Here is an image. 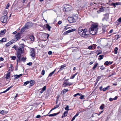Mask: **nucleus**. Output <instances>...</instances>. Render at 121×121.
Returning <instances> with one entry per match:
<instances>
[{
  "mask_svg": "<svg viewBox=\"0 0 121 121\" xmlns=\"http://www.w3.org/2000/svg\"><path fill=\"white\" fill-rule=\"evenodd\" d=\"M111 5H113L115 8L116 7V4L115 3H113L111 4Z\"/></svg>",
  "mask_w": 121,
  "mask_h": 121,
  "instance_id": "nucleus-58",
  "label": "nucleus"
},
{
  "mask_svg": "<svg viewBox=\"0 0 121 121\" xmlns=\"http://www.w3.org/2000/svg\"><path fill=\"white\" fill-rule=\"evenodd\" d=\"M30 56L32 57H34L35 56V50L34 48H30Z\"/></svg>",
  "mask_w": 121,
  "mask_h": 121,
  "instance_id": "nucleus-9",
  "label": "nucleus"
},
{
  "mask_svg": "<svg viewBox=\"0 0 121 121\" xmlns=\"http://www.w3.org/2000/svg\"><path fill=\"white\" fill-rule=\"evenodd\" d=\"M68 20L69 22L70 23H73L76 21L75 19L73 17H68Z\"/></svg>",
  "mask_w": 121,
  "mask_h": 121,
  "instance_id": "nucleus-8",
  "label": "nucleus"
},
{
  "mask_svg": "<svg viewBox=\"0 0 121 121\" xmlns=\"http://www.w3.org/2000/svg\"><path fill=\"white\" fill-rule=\"evenodd\" d=\"M10 5L9 3H8L6 7H5L6 9H8L9 7L10 6Z\"/></svg>",
  "mask_w": 121,
  "mask_h": 121,
  "instance_id": "nucleus-47",
  "label": "nucleus"
},
{
  "mask_svg": "<svg viewBox=\"0 0 121 121\" xmlns=\"http://www.w3.org/2000/svg\"><path fill=\"white\" fill-rule=\"evenodd\" d=\"M11 57L12 58V59L13 60H15L16 58V56H11Z\"/></svg>",
  "mask_w": 121,
  "mask_h": 121,
  "instance_id": "nucleus-41",
  "label": "nucleus"
},
{
  "mask_svg": "<svg viewBox=\"0 0 121 121\" xmlns=\"http://www.w3.org/2000/svg\"><path fill=\"white\" fill-rule=\"evenodd\" d=\"M104 104H102L101 105L100 107V108L101 109H104Z\"/></svg>",
  "mask_w": 121,
  "mask_h": 121,
  "instance_id": "nucleus-43",
  "label": "nucleus"
},
{
  "mask_svg": "<svg viewBox=\"0 0 121 121\" xmlns=\"http://www.w3.org/2000/svg\"><path fill=\"white\" fill-rule=\"evenodd\" d=\"M104 55H100L99 56V58H98V59L99 60H102L103 58V57L104 56Z\"/></svg>",
  "mask_w": 121,
  "mask_h": 121,
  "instance_id": "nucleus-34",
  "label": "nucleus"
},
{
  "mask_svg": "<svg viewBox=\"0 0 121 121\" xmlns=\"http://www.w3.org/2000/svg\"><path fill=\"white\" fill-rule=\"evenodd\" d=\"M112 62L111 61H107L105 62L104 64L105 65H111L112 64Z\"/></svg>",
  "mask_w": 121,
  "mask_h": 121,
  "instance_id": "nucleus-18",
  "label": "nucleus"
},
{
  "mask_svg": "<svg viewBox=\"0 0 121 121\" xmlns=\"http://www.w3.org/2000/svg\"><path fill=\"white\" fill-rule=\"evenodd\" d=\"M24 47V44H21L20 47L18 48V51L17 52L20 53L21 54L23 53Z\"/></svg>",
  "mask_w": 121,
  "mask_h": 121,
  "instance_id": "nucleus-5",
  "label": "nucleus"
},
{
  "mask_svg": "<svg viewBox=\"0 0 121 121\" xmlns=\"http://www.w3.org/2000/svg\"><path fill=\"white\" fill-rule=\"evenodd\" d=\"M68 91V89H64L62 91V93L63 94H64L66 92H67Z\"/></svg>",
  "mask_w": 121,
  "mask_h": 121,
  "instance_id": "nucleus-31",
  "label": "nucleus"
},
{
  "mask_svg": "<svg viewBox=\"0 0 121 121\" xmlns=\"http://www.w3.org/2000/svg\"><path fill=\"white\" fill-rule=\"evenodd\" d=\"M22 75V74H21L19 75H14V77H15V78H14L15 80H16L17 79L19 78Z\"/></svg>",
  "mask_w": 121,
  "mask_h": 121,
  "instance_id": "nucleus-15",
  "label": "nucleus"
},
{
  "mask_svg": "<svg viewBox=\"0 0 121 121\" xmlns=\"http://www.w3.org/2000/svg\"><path fill=\"white\" fill-rule=\"evenodd\" d=\"M8 112L5 110H2L0 112V113L2 114H5L7 113Z\"/></svg>",
  "mask_w": 121,
  "mask_h": 121,
  "instance_id": "nucleus-23",
  "label": "nucleus"
},
{
  "mask_svg": "<svg viewBox=\"0 0 121 121\" xmlns=\"http://www.w3.org/2000/svg\"><path fill=\"white\" fill-rule=\"evenodd\" d=\"M29 38L31 41H34L35 39V37L33 35L30 36L29 37Z\"/></svg>",
  "mask_w": 121,
  "mask_h": 121,
  "instance_id": "nucleus-22",
  "label": "nucleus"
},
{
  "mask_svg": "<svg viewBox=\"0 0 121 121\" xmlns=\"http://www.w3.org/2000/svg\"><path fill=\"white\" fill-rule=\"evenodd\" d=\"M42 35H45L47 36V38H48L49 36V35L48 34H46V33H42Z\"/></svg>",
  "mask_w": 121,
  "mask_h": 121,
  "instance_id": "nucleus-40",
  "label": "nucleus"
},
{
  "mask_svg": "<svg viewBox=\"0 0 121 121\" xmlns=\"http://www.w3.org/2000/svg\"><path fill=\"white\" fill-rule=\"evenodd\" d=\"M98 63H96L95 64L93 67V70L95 69L98 65Z\"/></svg>",
  "mask_w": 121,
  "mask_h": 121,
  "instance_id": "nucleus-33",
  "label": "nucleus"
},
{
  "mask_svg": "<svg viewBox=\"0 0 121 121\" xmlns=\"http://www.w3.org/2000/svg\"><path fill=\"white\" fill-rule=\"evenodd\" d=\"M85 96L84 95H81V96L79 98L81 99H84V97Z\"/></svg>",
  "mask_w": 121,
  "mask_h": 121,
  "instance_id": "nucleus-45",
  "label": "nucleus"
},
{
  "mask_svg": "<svg viewBox=\"0 0 121 121\" xmlns=\"http://www.w3.org/2000/svg\"><path fill=\"white\" fill-rule=\"evenodd\" d=\"M68 112L67 111H65L63 113L61 117V118H63L64 117H66L67 116L68 114Z\"/></svg>",
  "mask_w": 121,
  "mask_h": 121,
  "instance_id": "nucleus-13",
  "label": "nucleus"
},
{
  "mask_svg": "<svg viewBox=\"0 0 121 121\" xmlns=\"http://www.w3.org/2000/svg\"><path fill=\"white\" fill-rule=\"evenodd\" d=\"M116 4L117 5H121V3L120 2H116Z\"/></svg>",
  "mask_w": 121,
  "mask_h": 121,
  "instance_id": "nucleus-51",
  "label": "nucleus"
},
{
  "mask_svg": "<svg viewBox=\"0 0 121 121\" xmlns=\"http://www.w3.org/2000/svg\"><path fill=\"white\" fill-rule=\"evenodd\" d=\"M80 113V112H78L76 113V115L74 116L75 117H76L78 116L79 115V114Z\"/></svg>",
  "mask_w": 121,
  "mask_h": 121,
  "instance_id": "nucleus-54",
  "label": "nucleus"
},
{
  "mask_svg": "<svg viewBox=\"0 0 121 121\" xmlns=\"http://www.w3.org/2000/svg\"><path fill=\"white\" fill-rule=\"evenodd\" d=\"M30 86H32L34 84V81L33 80H31L30 82Z\"/></svg>",
  "mask_w": 121,
  "mask_h": 121,
  "instance_id": "nucleus-27",
  "label": "nucleus"
},
{
  "mask_svg": "<svg viewBox=\"0 0 121 121\" xmlns=\"http://www.w3.org/2000/svg\"><path fill=\"white\" fill-rule=\"evenodd\" d=\"M80 34L82 37L85 38L88 37L89 35L88 32L87 31V30L86 29H84L82 32H81Z\"/></svg>",
  "mask_w": 121,
  "mask_h": 121,
  "instance_id": "nucleus-3",
  "label": "nucleus"
},
{
  "mask_svg": "<svg viewBox=\"0 0 121 121\" xmlns=\"http://www.w3.org/2000/svg\"><path fill=\"white\" fill-rule=\"evenodd\" d=\"M8 16L6 15H4L2 16L0 18V20L3 23H5L7 21Z\"/></svg>",
  "mask_w": 121,
  "mask_h": 121,
  "instance_id": "nucleus-6",
  "label": "nucleus"
},
{
  "mask_svg": "<svg viewBox=\"0 0 121 121\" xmlns=\"http://www.w3.org/2000/svg\"><path fill=\"white\" fill-rule=\"evenodd\" d=\"M96 45V44H93L91 46H90L88 47V48L89 49H91L92 48H95V47H94V46Z\"/></svg>",
  "mask_w": 121,
  "mask_h": 121,
  "instance_id": "nucleus-21",
  "label": "nucleus"
},
{
  "mask_svg": "<svg viewBox=\"0 0 121 121\" xmlns=\"http://www.w3.org/2000/svg\"><path fill=\"white\" fill-rule=\"evenodd\" d=\"M52 53V52L51 51H49L48 52V53L49 55H51Z\"/></svg>",
  "mask_w": 121,
  "mask_h": 121,
  "instance_id": "nucleus-61",
  "label": "nucleus"
},
{
  "mask_svg": "<svg viewBox=\"0 0 121 121\" xmlns=\"http://www.w3.org/2000/svg\"><path fill=\"white\" fill-rule=\"evenodd\" d=\"M8 13V12L7 11H5L4 13V15H6L7 16Z\"/></svg>",
  "mask_w": 121,
  "mask_h": 121,
  "instance_id": "nucleus-50",
  "label": "nucleus"
},
{
  "mask_svg": "<svg viewBox=\"0 0 121 121\" xmlns=\"http://www.w3.org/2000/svg\"><path fill=\"white\" fill-rule=\"evenodd\" d=\"M46 86H44L41 89V91L40 92V93H42L43 92L46 90Z\"/></svg>",
  "mask_w": 121,
  "mask_h": 121,
  "instance_id": "nucleus-19",
  "label": "nucleus"
},
{
  "mask_svg": "<svg viewBox=\"0 0 121 121\" xmlns=\"http://www.w3.org/2000/svg\"><path fill=\"white\" fill-rule=\"evenodd\" d=\"M66 65L65 64H64L62 65H61V67L60 68L59 71L58 72H58L59 71H61V70H63L64 69V67H66Z\"/></svg>",
  "mask_w": 121,
  "mask_h": 121,
  "instance_id": "nucleus-16",
  "label": "nucleus"
},
{
  "mask_svg": "<svg viewBox=\"0 0 121 121\" xmlns=\"http://www.w3.org/2000/svg\"><path fill=\"white\" fill-rule=\"evenodd\" d=\"M32 64V63L31 62H30L28 63H27V65H29V66H30Z\"/></svg>",
  "mask_w": 121,
  "mask_h": 121,
  "instance_id": "nucleus-53",
  "label": "nucleus"
},
{
  "mask_svg": "<svg viewBox=\"0 0 121 121\" xmlns=\"http://www.w3.org/2000/svg\"><path fill=\"white\" fill-rule=\"evenodd\" d=\"M41 117V116L40 115H38L36 116V118H39L40 117Z\"/></svg>",
  "mask_w": 121,
  "mask_h": 121,
  "instance_id": "nucleus-62",
  "label": "nucleus"
},
{
  "mask_svg": "<svg viewBox=\"0 0 121 121\" xmlns=\"http://www.w3.org/2000/svg\"><path fill=\"white\" fill-rule=\"evenodd\" d=\"M18 59L17 60V65L18 64V62H21L22 60H20L21 58H18Z\"/></svg>",
  "mask_w": 121,
  "mask_h": 121,
  "instance_id": "nucleus-42",
  "label": "nucleus"
},
{
  "mask_svg": "<svg viewBox=\"0 0 121 121\" xmlns=\"http://www.w3.org/2000/svg\"><path fill=\"white\" fill-rule=\"evenodd\" d=\"M84 30L82 29V27H81L79 28L78 30V31L79 33L80 34L84 31Z\"/></svg>",
  "mask_w": 121,
  "mask_h": 121,
  "instance_id": "nucleus-14",
  "label": "nucleus"
},
{
  "mask_svg": "<svg viewBox=\"0 0 121 121\" xmlns=\"http://www.w3.org/2000/svg\"><path fill=\"white\" fill-rule=\"evenodd\" d=\"M14 43V42L12 39L6 44V46L7 47H8Z\"/></svg>",
  "mask_w": 121,
  "mask_h": 121,
  "instance_id": "nucleus-12",
  "label": "nucleus"
},
{
  "mask_svg": "<svg viewBox=\"0 0 121 121\" xmlns=\"http://www.w3.org/2000/svg\"><path fill=\"white\" fill-rule=\"evenodd\" d=\"M110 88V86H108L106 87L103 88L102 89L103 91H105L109 89Z\"/></svg>",
  "mask_w": 121,
  "mask_h": 121,
  "instance_id": "nucleus-26",
  "label": "nucleus"
},
{
  "mask_svg": "<svg viewBox=\"0 0 121 121\" xmlns=\"http://www.w3.org/2000/svg\"><path fill=\"white\" fill-rule=\"evenodd\" d=\"M32 23L30 22H28L26 23L23 27L21 29L22 32H23L25 30L29 29L32 27Z\"/></svg>",
  "mask_w": 121,
  "mask_h": 121,
  "instance_id": "nucleus-2",
  "label": "nucleus"
},
{
  "mask_svg": "<svg viewBox=\"0 0 121 121\" xmlns=\"http://www.w3.org/2000/svg\"><path fill=\"white\" fill-rule=\"evenodd\" d=\"M98 29V26L97 25L94 24L93 25L90 29V33L93 35H95L97 33Z\"/></svg>",
  "mask_w": 121,
  "mask_h": 121,
  "instance_id": "nucleus-1",
  "label": "nucleus"
},
{
  "mask_svg": "<svg viewBox=\"0 0 121 121\" xmlns=\"http://www.w3.org/2000/svg\"><path fill=\"white\" fill-rule=\"evenodd\" d=\"M12 48H14L15 50H17L18 48L17 46L14 45L13 47Z\"/></svg>",
  "mask_w": 121,
  "mask_h": 121,
  "instance_id": "nucleus-37",
  "label": "nucleus"
},
{
  "mask_svg": "<svg viewBox=\"0 0 121 121\" xmlns=\"http://www.w3.org/2000/svg\"><path fill=\"white\" fill-rule=\"evenodd\" d=\"M4 60V59L2 57H0V61H2Z\"/></svg>",
  "mask_w": 121,
  "mask_h": 121,
  "instance_id": "nucleus-63",
  "label": "nucleus"
},
{
  "mask_svg": "<svg viewBox=\"0 0 121 121\" xmlns=\"http://www.w3.org/2000/svg\"><path fill=\"white\" fill-rule=\"evenodd\" d=\"M117 21H118V22H121V17L118 19V20Z\"/></svg>",
  "mask_w": 121,
  "mask_h": 121,
  "instance_id": "nucleus-64",
  "label": "nucleus"
},
{
  "mask_svg": "<svg viewBox=\"0 0 121 121\" xmlns=\"http://www.w3.org/2000/svg\"><path fill=\"white\" fill-rule=\"evenodd\" d=\"M82 95V94L79 93H77L76 94H75L73 95V96L74 97H76L77 96H81Z\"/></svg>",
  "mask_w": 121,
  "mask_h": 121,
  "instance_id": "nucleus-32",
  "label": "nucleus"
},
{
  "mask_svg": "<svg viewBox=\"0 0 121 121\" xmlns=\"http://www.w3.org/2000/svg\"><path fill=\"white\" fill-rule=\"evenodd\" d=\"M10 73L9 72L6 75V76L5 77V78L6 79H8L10 78Z\"/></svg>",
  "mask_w": 121,
  "mask_h": 121,
  "instance_id": "nucleus-24",
  "label": "nucleus"
},
{
  "mask_svg": "<svg viewBox=\"0 0 121 121\" xmlns=\"http://www.w3.org/2000/svg\"><path fill=\"white\" fill-rule=\"evenodd\" d=\"M75 76V75H74L73 74L72 76H71L70 78V79H73L74 78Z\"/></svg>",
  "mask_w": 121,
  "mask_h": 121,
  "instance_id": "nucleus-59",
  "label": "nucleus"
},
{
  "mask_svg": "<svg viewBox=\"0 0 121 121\" xmlns=\"http://www.w3.org/2000/svg\"><path fill=\"white\" fill-rule=\"evenodd\" d=\"M17 56V58H21V55L20 53L17 52L16 53Z\"/></svg>",
  "mask_w": 121,
  "mask_h": 121,
  "instance_id": "nucleus-25",
  "label": "nucleus"
},
{
  "mask_svg": "<svg viewBox=\"0 0 121 121\" xmlns=\"http://www.w3.org/2000/svg\"><path fill=\"white\" fill-rule=\"evenodd\" d=\"M6 38H2V39L0 40V42H5L6 40Z\"/></svg>",
  "mask_w": 121,
  "mask_h": 121,
  "instance_id": "nucleus-30",
  "label": "nucleus"
},
{
  "mask_svg": "<svg viewBox=\"0 0 121 121\" xmlns=\"http://www.w3.org/2000/svg\"><path fill=\"white\" fill-rule=\"evenodd\" d=\"M45 71L44 70H43L41 72V74L42 75H44L45 74Z\"/></svg>",
  "mask_w": 121,
  "mask_h": 121,
  "instance_id": "nucleus-48",
  "label": "nucleus"
},
{
  "mask_svg": "<svg viewBox=\"0 0 121 121\" xmlns=\"http://www.w3.org/2000/svg\"><path fill=\"white\" fill-rule=\"evenodd\" d=\"M60 113V112H58L57 113H54L53 114L48 115V116L49 117H54V116H56V115H58V114H59Z\"/></svg>",
  "mask_w": 121,
  "mask_h": 121,
  "instance_id": "nucleus-17",
  "label": "nucleus"
},
{
  "mask_svg": "<svg viewBox=\"0 0 121 121\" xmlns=\"http://www.w3.org/2000/svg\"><path fill=\"white\" fill-rule=\"evenodd\" d=\"M103 76L102 75V76H98L97 77V79L96 80V83H97L99 80L100 79V78L102 77Z\"/></svg>",
  "mask_w": 121,
  "mask_h": 121,
  "instance_id": "nucleus-28",
  "label": "nucleus"
},
{
  "mask_svg": "<svg viewBox=\"0 0 121 121\" xmlns=\"http://www.w3.org/2000/svg\"><path fill=\"white\" fill-rule=\"evenodd\" d=\"M72 85V83L69 82H68V80L66 79L64 81L63 84V86H66L67 85L69 86Z\"/></svg>",
  "mask_w": 121,
  "mask_h": 121,
  "instance_id": "nucleus-7",
  "label": "nucleus"
},
{
  "mask_svg": "<svg viewBox=\"0 0 121 121\" xmlns=\"http://www.w3.org/2000/svg\"><path fill=\"white\" fill-rule=\"evenodd\" d=\"M13 87V86H11L9 87H8L7 89L6 90L7 91H8L9 90L10 88H11L12 87Z\"/></svg>",
  "mask_w": 121,
  "mask_h": 121,
  "instance_id": "nucleus-57",
  "label": "nucleus"
},
{
  "mask_svg": "<svg viewBox=\"0 0 121 121\" xmlns=\"http://www.w3.org/2000/svg\"><path fill=\"white\" fill-rule=\"evenodd\" d=\"M105 68L102 65L100 67V69L102 70H104Z\"/></svg>",
  "mask_w": 121,
  "mask_h": 121,
  "instance_id": "nucleus-55",
  "label": "nucleus"
},
{
  "mask_svg": "<svg viewBox=\"0 0 121 121\" xmlns=\"http://www.w3.org/2000/svg\"><path fill=\"white\" fill-rule=\"evenodd\" d=\"M116 74V73H115V72H114V73H112L111 75H109L108 76V77H111V76H112V75H114L115 74Z\"/></svg>",
  "mask_w": 121,
  "mask_h": 121,
  "instance_id": "nucleus-52",
  "label": "nucleus"
},
{
  "mask_svg": "<svg viewBox=\"0 0 121 121\" xmlns=\"http://www.w3.org/2000/svg\"><path fill=\"white\" fill-rule=\"evenodd\" d=\"M72 9V7L69 5H66L65 7V11L66 12H68L70 11Z\"/></svg>",
  "mask_w": 121,
  "mask_h": 121,
  "instance_id": "nucleus-10",
  "label": "nucleus"
},
{
  "mask_svg": "<svg viewBox=\"0 0 121 121\" xmlns=\"http://www.w3.org/2000/svg\"><path fill=\"white\" fill-rule=\"evenodd\" d=\"M22 32L21 31V33H18L15 36V38L12 39L13 41L15 42L17 40H19L22 38L21 37V34Z\"/></svg>",
  "mask_w": 121,
  "mask_h": 121,
  "instance_id": "nucleus-4",
  "label": "nucleus"
},
{
  "mask_svg": "<svg viewBox=\"0 0 121 121\" xmlns=\"http://www.w3.org/2000/svg\"><path fill=\"white\" fill-rule=\"evenodd\" d=\"M118 50V48L117 47H116L114 49V53L115 54H117V51Z\"/></svg>",
  "mask_w": 121,
  "mask_h": 121,
  "instance_id": "nucleus-38",
  "label": "nucleus"
},
{
  "mask_svg": "<svg viewBox=\"0 0 121 121\" xmlns=\"http://www.w3.org/2000/svg\"><path fill=\"white\" fill-rule=\"evenodd\" d=\"M26 58L22 57L21 59V60L23 62H25L26 61Z\"/></svg>",
  "mask_w": 121,
  "mask_h": 121,
  "instance_id": "nucleus-46",
  "label": "nucleus"
},
{
  "mask_svg": "<svg viewBox=\"0 0 121 121\" xmlns=\"http://www.w3.org/2000/svg\"><path fill=\"white\" fill-rule=\"evenodd\" d=\"M68 26V25H67V26H65V28L64 29L65 30H67V29H68L69 28V27H67V26Z\"/></svg>",
  "mask_w": 121,
  "mask_h": 121,
  "instance_id": "nucleus-56",
  "label": "nucleus"
},
{
  "mask_svg": "<svg viewBox=\"0 0 121 121\" xmlns=\"http://www.w3.org/2000/svg\"><path fill=\"white\" fill-rule=\"evenodd\" d=\"M59 106V104L58 105H56L54 107L56 109L58 108Z\"/></svg>",
  "mask_w": 121,
  "mask_h": 121,
  "instance_id": "nucleus-49",
  "label": "nucleus"
},
{
  "mask_svg": "<svg viewBox=\"0 0 121 121\" xmlns=\"http://www.w3.org/2000/svg\"><path fill=\"white\" fill-rule=\"evenodd\" d=\"M75 29H71L70 30L65 32L63 34L65 35H66L68 33L75 31Z\"/></svg>",
  "mask_w": 121,
  "mask_h": 121,
  "instance_id": "nucleus-11",
  "label": "nucleus"
},
{
  "mask_svg": "<svg viewBox=\"0 0 121 121\" xmlns=\"http://www.w3.org/2000/svg\"><path fill=\"white\" fill-rule=\"evenodd\" d=\"M56 70V69L50 73L48 77H50L51 76H52V75L54 73Z\"/></svg>",
  "mask_w": 121,
  "mask_h": 121,
  "instance_id": "nucleus-29",
  "label": "nucleus"
},
{
  "mask_svg": "<svg viewBox=\"0 0 121 121\" xmlns=\"http://www.w3.org/2000/svg\"><path fill=\"white\" fill-rule=\"evenodd\" d=\"M29 83H30L29 81H27V82H24V86H26L27 84Z\"/></svg>",
  "mask_w": 121,
  "mask_h": 121,
  "instance_id": "nucleus-44",
  "label": "nucleus"
},
{
  "mask_svg": "<svg viewBox=\"0 0 121 121\" xmlns=\"http://www.w3.org/2000/svg\"><path fill=\"white\" fill-rule=\"evenodd\" d=\"M65 109L66 111H67L68 112V111L69 110V106L68 105H66V107L65 108Z\"/></svg>",
  "mask_w": 121,
  "mask_h": 121,
  "instance_id": "nucleus-35",
  "label": "nucleus"
},
{
  "mask_svg": "<svg viewBox=\"0 0 121 121\" xmlns=\"http://www.w3.org/2000/svg\"><path fill=\"white\" fill-rule=\"evenodd\" d=\"M105 16V18H108L109 17V14L108 13H107L104 15Z\"/></svg>",
  "mask_w": 121,
  "mask_h": 121,
  "instance_id": "nucleus-39",
  "label": "nucleus"
},
{
  "mask_svg": "<svg viewBox=\"0 0 121 121\" xmlns=\"http://www.w3.org/2000/svg\"><path fill=\"white\" fill-rule=\"evenodd\" d=\"M104 10V9L103 8H100V11L101 12H103Z\"/></svg>",
  "mask_w": 121,
  "mask_h": 121,
  "instance_id": "nucleus-60",
  "label": "nucleus"
},
{
  "mask_svg": "<svg viewBox=\"0 0 121 121\" xmlns=\"http://www.w3.org/2000/svg\"><path fill=\"white\" fill-rule=\"evenodd\" d=\"M5 30H1V31L0 33V34L1 35L4 34L5 33Z\"/></svg>",
  "mask_w": 121,
  "mask_h": 121,
  "instance_id": "nucleus-36",
  "label": "nucleus"
},
{
  "mask_svg": "<svg viewBox=\"0 0 121 121\" xmlns=\"http://www.w3.org/2000/svg\"><path fill=\"white\" fill-rule=\"evenodd\" d=\"M46 28L48 29V31H50L51 27L48 24H47L46 25Z\"/></svg>",
  "mask_w": 121,
  "mask_h": 121,
  "instance_id": "nucleus-20",
  "label": "nucleus"
}]
</instances>
